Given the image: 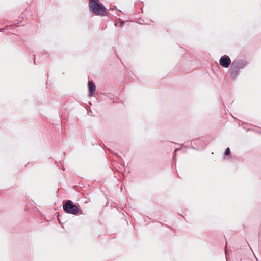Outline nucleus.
Instances as JSON below:
<instances>
[{"label":"nucleus","instance_id":"1","mask_svg":"<svg viewBox=\"0 0 261 261\" xmlns=\"http://www.w3.org/2000/svg\"><path fill=\"white\" fill-rule=\"evenodd\" d=\"M98 1L99 0H90L89 6L91 11L96 15L106 16L107 14L106 9Z\"/></svg>","mask_w":261,"mask_h":261},{"label":"nucleus","instance_id":"2","mask_svg":"<svg viewBox=\"0 0 261 261\" xmlns=\"http://www.w3.org/2000/svg\"><path fill=\"white\" fill-rule=\"evenodd\" d=\"M64 210L67 213L76 215L79 212L78 207L73 204L71 201H67L63 205Z\"/></svg>","mask_w":261,"mask_h":261},{"label":"nucleus","instance_id":"3","mask_svg":"<svg viewBox=\"0 0 261 261\" xmlns=\"http://www.w3.org/2000/svg\"><path fill=\"white\" fill-rule=\"evenodd\" d=\"M231 63V60L228 56H222L220 60V64L223 67L227 68Z\"/></svg>","mask_w":261,"mask_h":261},{"label":"nucleus","instance_id":"4","mask_svg":"<svg viewBox=\"0 0 261 261\" xmlns=\"http://www.w3.org/2000/svg\"><path fill=\"white\" fill-rule=\"evenodd\" d=\"M88 89H89V96L91 97L93 96V94L96 89L95 85L91 81H89V82H88Z\"/></svg>","mask_w":261,"mask_h":261},{"label":"nucleus","instance_id":"5","mask_svg":"<svg viewBox=\"0 0 261 261\" xmlns=\"http://www.w3.org/2000/svg\"><path fill=\"white\" fill-rule=\"evenodd\" d=\"M225 155H229L230 154V149L229 148H227L225 151Z\"/></svg>","mask_w":261,"mask_h":261}]
</instances>
